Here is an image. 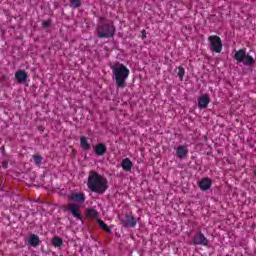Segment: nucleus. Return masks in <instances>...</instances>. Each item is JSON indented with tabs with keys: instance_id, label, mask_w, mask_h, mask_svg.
Returning <instances> with one entry per match:
<instances>
[{
	"instance_id": "nucleus-8",
	"label": "nucleus",
	"mask_w": 256,
	"mask_h": 256,
	"mask_svg": "<svg viewBox=\"0 0 256 256\" xmlns=\"http://www.w3.org/2000/svg\"><path fill=\"white\" fill-rule=\"evenodd\" d=\"M120 221L124 227H135L137 225L135 217L129 214H126L125 216L121 217Z\"/></svg>"
},
{
	"instance_id": "nucleus-22",
	"label": "nucleus",
	"mask_w": 256,
	"mask_h": 256,
	"mask_svg": "<svg viewBox=\"0 0 256 256\" xmlns=\"http://www.w3.org/2000/svg\"><path fill=\"white\" fill-rule=\"evenodd\" d=\"M178 77L180 78V81H183V77H185V68L184 67H178Z\"/></svg>"
},
{
	"instance_id": "nucleus-18",
	"label": "nucleus",
	"mask_w": 256,
	"mask_h": 256,
	"mask_svg": "<svg viewBox=\"0 0 256 256\" xmlns=\"http://www.w3.org/2000/svg\"><path fill=\"white\" fill-rule=\"evenodd\" d=\"M52 245L54 247H61L63 245V239L59 238V237H54L52 239Z\"/></svg>"
},
{
	"instance_id": "nucleus-11",
	"label": "nucleus",
	"mask_w": 256,
	"mask_h": 256,
	"mask_svg": "<svg viewBox=\"0 0 256 256\" xmlns=\"http://www.w3.org/2000/svg\"><path fill=\"white\" fill-rule=\"evenodd\" d=\"M94 153L95 155H98V157H103L107 153V146L103 143H98L94 147Z\"/></svg>"
},
{
	"instance_id": "nucleus-2",
	"label": "nucleus",
	"mask_w": 256,
	"mask_h": 256,
	"mask_svg": "<svg viewBox=\"0 0 256 256\" xmlns=\"http://www.w3.org/2000/svg\"><path fill=\"white\" fill-rule=\"evenodd\" d=\"M113 76L112 79L116 81V86L119 89H125L127 87V79L129 78V70L127 66L120 62H116L114 65L110 66Z\"/></svg>"
},
{
	"instance_id": "nucleus-20",
	"label": "nucleus",
	"mask_w": 256,
	"mask_h": 256,
	"mask_svg": "<svg viewBox=\"0 0 256 256\" xmlns=\"http://www.w3.org/2000/svg\"><path fill=\"white\" fill-rule=\"evenodd\" d=\"M87 217H89L90 219H95V217H97L98 212L95 209H89L86 213Z\"/></svg>"
},
{
	"instance_id": "nucleus-6",
	"label": "nucleus",
	"mask_w": 256,
	"mask_h": 256,
	"mask_svg": "<svg viewBox=\"0 0 256 256\" xmlns=\"http://www.w3.org/2000/svg\"><path fill=\"white\" fill-rule=\"evenodd\" d=\"M66 211H68L75 219L78 221H83V215L81 214V210L79 209V205L75 203H69L66 206Z\"/></svg>"
},
{
	"instance_id": "nucleus-16",
	"label": "nucleus",
	"mask_w": 256,
	"mask_h": 256,
	"mask_svg": "<svg viewBox=\"0 0 256 256\" xmlns=\"http://www.w3.org/2000/svg\"><path fill=\"white\" fill-rule=\"evenodd\" d=\"M28 243L31 245V247H37L39 243H41V240H39V236L32 234L28 238Z\"/></svg>"
},
{
	"instance_id": "nucleus-3",
	"label": "nucleus",
	"mask_w": 256,
	"mask_h": 256,
	"mask_svg": "<svg viewBox=\"0 0 256 256\" xmlns=\"http://www.w3.org/2000/svg\"><path fill=\"white\" fill-rule=\"evenodd\" d=\"M99 25L97 26V34L99 39H110L115 36V24L111 20H106L103 17L99 18Z\"/></svg>"
},
{
	"instance_id": "nucleus-24",
	"label": "nucleus",
	"mask_w": 256,
	"mask_h": 256,
	"mask_svg": "<svg viewBox=\"0 0 256 256\" xmlns=\"http://www.w3.org/2000/svg\"><path fill=\"white\" fill-rule=\"evenodd\" d=\"M42 26L44 27V29L51 27V20L44 21L42 23Z\"/></svg>"
},
{
	"instance_id": "nucleus-23",
	"label": "nucleus",
	"mask_w": 256,
	"mask_h": 256,
	"mask_svg": "<svg viewBox=\"0 0 256 256\" xmlns=\"http://www.w3.org/2000/svg\"><path fill=\"white\" fill-rule=\"evenodd\" d=\"M33 157L35 165H41V163L43 162V157L41 155H34Z\"/></svg>"
},
{
	"instance_id": "nucleus-15",
	"label": "nucleus",
	"mask_w": 256,
	"mask_h": 256,
	"mask_svg": "<svg viewBox=\"0 0 256 256\" xmlns=\"http://www.w3.org/2000/svg\"><path fill=\"white\" fill-rule=\"evenodd\" d=\"M80 145L83 151H90L91 149V144L87 141V137L81 136L80 137Z\"/></svg>"
},
{
	"instance_id": "nucleus-4",
	"label": "nucleus",
	"mask_w": 256,
	"mask_h": 256,
	"mask_svg": "<svg viewBox=\"0 0 256 256\" xmlns=\"http://www.w3.org/2000/svg\"><path fill=\"white\" fill-rule=\"evenodd\" d=\"M234 59L237 63H243V65L251 66L255 65V59L251 55L247 54L245 49H240L235 52Z\"/></svg>"
},
{
	"instance_id": "nucleus-9",
	"label": "nucleus",
	"mask_w": 256,
	"mask_h": 256,
	"mask_svg": "<svg viewBox=\"0 0 256 256\" xmlns=\"http://www.w3.org/2000/svg\"><path fill=\"white\" fill-rule=\"evenodd\" d=\"M28 75L27 72L25 70H18L15 73V79L17 80L18 83H20L21 85H23V83H27V79H28Z\"/></svg>"
},
{
	"instance_id": "nucleus-10",
	"label": "nucleus",
	"mask_w": 256,
	"mask_h": 256,
	"mask_svg": "<svg viewBox=\"0 0 256 256\" xmlns=\"http://www.w3.org/2000/svg\"><path fill=\"white\" fill-rule=\"evenodd\" d=\"M209 103H211V98H209V95H202L198 99V107L200 109H207Z\"/></svg>"
},
{
	"instance_id": "nucleus-17",
	"label": "nucleus",
	"mask_w": 256,
	"mask_h": 256,
	"mask_svg": "<svg viewBox=\"0 0 256 256\" xmlns=\"http://www.w3.org/2000/svg\"><path fill=\"white\" fill-rule=\"evenodd\" d=\"M122 169L124 171H131V169H133V162H131V159L125 158L122 161Z\"/></svg>"
},
{
	"instance_id": "nucleus-7",
	"label": "nucleus",
	"mask_w": 256,
	"mask_h": 256,
	"mask_svg": "<svg viewBox=\"0 0 256 256\" xmlns=\"http://www.w3.org/2000/svg\"><path fill=\"white\" fill-rule=\"evenodd\" d=\"M192 243H193V245L207 246V245H209V240H207V237H205V235L203 233L198 232L194 235V237L192 239Z\"/></svg>"
},
{
	"instance_id": "nucleus-14",
	"label": "nucleus",
	"mask_w": 256,
	"mask_h": 256,
	"mask_svg": "<svg viewBox=\"0 0 256 256\" xmlns=\"http://www.w3.org/2000/svg\"><path fill=\"white\" fill-rule=\"evenodd\" d=\"M187 153H189V151L186 149L185 146H179L176 150V155L178 159H185L187 157Z\"/></svg>"
},
{
	"instance_id": "nucleus-28",
	"label": "nucleus",
	"mask_w": 256,
	"mask_h": 256,
	"mask_svg": "<svg viewBox=\"0 0 256 256\" xmlns=\"http://www.w3.org/2000/svg\"><path fill=\"white\" fill-rule=\"evenodd\" d=\"M145 37H147L145 34H143V39H145Z\"/></svg>"
},
{
	"instance_id": "nucleus-27",
	"label": "nucleus",
	"mask_w": 256,
	"mask_h": 256,
	"mask_svg": "<svg viewBox=\"0 0 256 256\" xmlns=\"http://www.w3.org/2000/svg\"><path fill=\"white\" fill-rule=\"evenodd\" d=\"M0 191H3V186L1 182H0Z\"/></svg>"
},
{
	"instance_id": "nucleus-21",
	"label": "nucleus",
	"mask_w": 256,
	"mask_h": 256,
	"mask_svg": "<svg viewBox=\"0 0 256 256\" xmlns=\"http://www.w3.org/2000/svg\"><path fill=\"white\" fill-rule=\"evenodd\" d=\"M70 7L79 9V7H81V0H70Z\"/></svg>"
},
{
	"instance_id": "nucleus-19",
	"label": "nucleus",
	"mask_w": 256,
	"mask_h": 256,
	"mask_svg": "<svg viewBox=\"0 0 256 256\" xmlns=\"http://www.w3.org/2000/svg\"><path fill=\"white\" fill-rule=\"evenodd\" d=\"M97 222L100 225L101 229H103V231H106V233H111V229L103 222V220L99 219L97 220Z\"/></svg>"
},
{
	"instance_id": "nucleus-26",
	"label": "nucleus",
	"mask_w": 256,
	"mask_h": 256,
	"mask_svg": "<svg viewBox=\"0 0 256 256\" xmlns=\"http://www.w3.org/2000/svg\"><path fill=\"white\" fill-rule=\"evenodd\" d=\"M38 131H45V127H43V126H38Z\"/></svg>"
},
{
	"instance_id": "nucleus-25",
	"label": "nucleus",
	"mask_w": 256,
	"mask_h": 256,
	"mask_svg": "<svg viewBox=\"0 0 256 256\" xmlns=\"http://www.w3.org/2000/svg\"><path fill=\"white\" fill-rule=\"evenodd\" d=\"M8 165H9V162L7 160L2 161L3 169H7Z\"/></svg>"
},
{
	"instance_id": "nucleus-1",
	"label": "nucleus",
	"mask_w": 256,
	"mask_h": 256,
	"mask_svg": "<svg viewBox=\"0 0 256 256\" xmlns=\"http://www.w3.org/2000/svg\"><path fill=\"white\" fill-rule=\"evenodd\" d=\"M87 185L92 193H105L109 189L107 178L95 171H90Z\"/></svg>"
},
{
	"instance_id": "nucleus-5",
	"label": "nucleus",
	"mask_w": 256,
	"mask_h": 256,
	"mask_svg": "<svg viewBox=\"0 0 256 256\" xmlns=\"http://www.w3.org/2000/svg\"><path fill=\"white\" fill-rule=\"evenodd\" d=\"M208 41L210 43L211 51H214V53H221V51H223V41H221L219 36H209Z\"/></svg>"
},
{
	"instance_id": "nucleus-13",
	"label": "nucleus",
	"mask_w": 256,
	"mask_h": 256,
	"mask_svg": "<svg viewBox=\"0 0 256 256\" xmlns=\"http://www.w3.org/2000/svg\"><path fill=\"white\" fill-rule=\"evenodd\" d=\"M212 181L209 178H204L200 181L199 187L202 189V191H208V189H211Z\"/></svg>"
},
{
	"instance_id": "nucleus-12",
	"label": "nucleus",
	"mask_w": 256,
	"mask_h": 256,
	"mask_svg": "<svg viewBox=\"0 0 256 256\" xmlns=\"http://www.w3.org/2000/svg\"><path fill=\"white\" fill-rule=\"evenodd\" d=\"M69 199L75 203H85V194L83 193H72L69 195Z\"/></svg>"
}]
</instances>
